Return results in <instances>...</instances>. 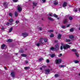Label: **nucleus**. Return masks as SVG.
<instances>
[{"mask_svg": "<svg viewBox=\"0 0 80 80\" xmlns=\"http://www.w3.org/2000/svg\"><path fill=\"white\" fill-rule=\"evenodd\" d=\"M62 62V59H61L58 58L56 59L55 60V62L56 64H59Z\"/></svg>", "mask_w": 80, "mask_h": 80, "instance_id": "f257e3e1", "label": "nucleus"}, {"mask_svg": "<svg viewBox=\"0 0 80 80\" xmlns=\"http://www.w3.org/2000/svg\"><path fill=\"white\" fill-rule=\"evenodd\" d=\"M40 41H39V43H38L36 44L37 46L38 47H39L40 46V45H42L43 44V42H42V41L43 40V38H40Z\"/></svg>", "mask_w": 80, "mask_h": 80, "instance_id": "f03ea898", "label": "nucleus"}, {"mask_svg": "<svg viewBox=\"0 0 80 80\" xmlns=\"http://www.w3.org/2000/svg\"><path fill=\"white\" fill-rule=\"evenodd\" d=\"M70 47V46L68 45V44H66L64 46H63V48L64 49H68Z\"/></svg>", "mask_w": 80, "mask_h": 80, "instance_id": "7ed1b4c3", "label": "nucleus"}, {"mask_svg": "<svg viewBox=\"0 0 80 80\" xmlns=\"http://www.w3.org/2000/svg\"><path fill=\"white\" fill-rule=\"evenodd\" d=\"M13 21V20L12 19H11L9 20L10 23L8 22L6 24V25H12L13 23L12 22Z\"/></svg>", "mask_w": 80, "mask_h": 80, "instance_id": "20e7f679", "label": "nucleus"}, {"mask_svg": "<svg viewBox=\"0 0 80 80\" xmlns=\"http://www.w3.org/2000/svg\"><path fill=\"white\" fill-rule=\"evenodd\" d=\"M18 12H21L22 10V8L20 6L18 5Z\"/></svg>", "mask_w": 80, "mask_h": 80, "instance_id": "39448f33", "label": "nucleus"}, {"mask_svg": "<svg viewBox=\"0 0 80 80\" xmlns=\"http://www.w3.org/2000/svg\"><path fill=\"white\" fill-rule=\"evenodd\" d=\"M22 35L23 37H27V36H28V33L27 32H25L22 33Z\"/></svg>", "mask_w": 80, "mask_h": 80, "instance_id": "423d86ee", "label": "nucleus"}, {"mask_svg": "<svg viewBox=\"0 0 80 80\" xmlns=\"http://www.w3.org/2000/svg\"><path fill=\"white\" fill-rule=\"evenodd\" d=\"M58 4V2L56 0V1H54V5H57Z\"/></svg>", "mask_w": 80, "mask_h": 80, "instance_id": "0eeeda50", "label": "nucleus"}, {"mask_svg": "<svg viewBox=\"0 0 80 80\" xmlns=\"http://www.w3.org/2000/svg\"><path fill=\"white\" fill-rule=\"evenodd\" d=\"M59 48V46L58 45H56L55 46V48H54L55 50H58V48Z\"/></svg>", "mask_w": 80, "mask_h": 80, "instance_id": "6e6552de", "label": "nucleus"}, {"mask_svg": "<svg viewBox=\"0 0 80 80\" xmlns=\"http://www.w3.org/2000/svg\"><path fill=\"white\" fill-rule=\"evenodd\" d=\"M50 69H48L45 70L46 74H48L50 72Z\"/></svg>", "mask_w": 80, "mask_h": 80, "instance_id": "1a4fd4ad", "label": "nucleus"}, {"mask_svg": "<svg viewBox=\"0 0 80 80\" xmlns=\"http://www.w3.org/2000/svg\"><path fill=\"white\" fill-rule=\"evenodd\" d=\"M67 2H65L62 5V6L63 7H67Z\"/></svg>", "mask_w": 80, "mask_h": 80, "instance_id": "9d476101", "label": "nucleus"}, {"mask_svg": "<svg viewBox=\"0 0 80 80\" xmlns=\"http://www.w3.org/2000/svg\"><path fill=\"white\" fill-rule=\"evenodd\" d=\"M11 75L12 77H15V73L14 72H12Z\"/></svg>", "mask_w": 80, "mask_h": 80, "instance_id": "9b49d317", "label": "nucleus"}, {"mask_svg": "<svg viewBox=\"0 0 80 80\" xmlns=\"http://www.w3.org/2000/svg\"><path fill=\"white\" fill-rule=\"evenodd\" d=\"M48 18L49 20H51V21H54V19H53L52 18L50 17H48Z\"/></svg>", "mask_w": 80, "mask_h": 80, "instance_id": "f8f14e48", "label": "nucleus"}, {"mask_svg": "<svg viewBox=\"0 0 80 80\" xmlns=\"http://www.w3.org/2000/svg\"><path fill=\"white\" fill-rule=\"evenodd\" d=\"M5 47V44H3L1 48L2 50H3Z\"/></svg>", "mask_w": 80, "mask_h": 80, "instance_id": "ddd939ff", "label": "nucleus"}, {"mask_svg": "<svg viewBox=\"0 0 80 80\" xmlns=\"http://www.w3.org/2000/svg\"><path fill=\"white\" fill-rule=\"evenodd\" d=\"M62 37V35L60 34H59L58 36V39H60L61 38V37Z\"/></svg>", "mask_w": 80, "mask_h": 80, "instance_id": "4468645a", "label": "nucleus"}, {"mask_svg": "<svg viewBox=\"0 0 80 80\" xmlns=\"http://www.w3.org/2000/svg\"><path fill=\"white\" fill-rule=\"evenodd\" d=\"M12 41H13V40L12 39H9L8 40L7 42H12Z\"/></svg>", "mask_w": 80, "mask_h": 80, "instance_id": "2eb2a0df", "label": "nucleus"}, {"mask_svg": "<svg viewBox=\"0 0 80 80\" xmlns=\"http://www.w3.org/2000/svg\"><path fill=\"white\" fill-rule=\"evenodd\" d=\"M12 30H13V28L12 27L9 30V32H11L12 31Z\"/></svg>", "mask_w": 80, "mask_h": 80, "instance_id": "dca6fc26", "label": "nucleus"}, {"mask_svg": "<svg viewBox=\"0 0 80 80\" xmlns=\"http://www.w3.org/2000/svg\"><path fill=\"white\" fill-rule=\"evenodd\" d=\"M37 3L35 2H33V5L34 6H35V7H36L37 6Z\"/></svg>", "mask_w": 80, "mask_h": 80, "instance_id": "f3484780", "label": "nucleus"}, {"mask_svg": "<svg viewBox=\"0 0 80 80\" xmlns=\"http://www.w3.org/2000/svg\"><path fill=\"white\" fill-rule=\"evenodd\" d=\"M75 54L77 57H79V54L78 53H75Z\"/></svg>", "mask_w": 80, "mask_h": 80, "instance_id": "a211bd4d", "label": "nucleus"}, {"mask_svg": "<svg viewBox=\"0 0 80 80\" xmlns=\"http://www.w3.org/2000/svg\"><path fill=\"white\" fill-rule=\"evenodd\" d=\"M51 55V57L52 58H53L54 57H55V54H52V55Z\"/></svg>", "mask_w": 80, "mask_h": 80, "instance_id": "6ab92c4d", "label": "nucleus"}, {"mask_svg": "<svg viewBox=\"0 0 80 80\" xmlns=\"http://www.w3.org/2000/svg\"><path fill=\"white\" fill-rule=\"evenodd\" d=\"M21 56H22V57H27V55L25 54H22Z\"/></svg>", "mask_w": 80, "mask_h": 80, "instance_id": "aec40b11", "label": "nucleus"}, {"mask_svg": "<svg viewBox=\"0 0 80 80\" xmlns=\"http://www.w3.org/2000/svg\"><path fill=\"white\" fill-rule=\"evenodd\" d=\"M53 17H55V18H57V17H58V16L55 14H54L53 15Z\"/></svg>", "mask_w": 80, "mask_h": 80, "instance_id": "412c9836", "label": "nucleus"}, {"mask_svg": "<svg viewBox=\"0 0 80 80\" xmlns=\"http://www.w3.org/2000/svg\"><path fill=\"white\" fill-rule=\"evenodd\" d=\"M12 15H13V14L12 13H11V12L9 13V15L10 16V17H12Z\"/></svg>", "mask_w": 80, "mask_h": 80, "instance_id": "4be33fe9", "label": "nucleus"}, {"mask_svg": "<svg viewBox=\"0 0 80 80\" xmlns=\"http://www.w3.org/2000/svg\"><path fill=\"white\" fill-rule=\"evenodd\" d=\"M69 38H74V36L72 35H71L69 36Z\"/></svg>", "mask_w": 80, "mask_h": 80, "instance_id": "5701e85b", "label": "nucleus"}, {"mask_svg": "<svg viewBox=\"0 0 80 80\" xmlns=\"http://www.w3.org/2000/svg\"><path fill=\"white\" fill-rule=\"evenodd\" d=\"M73 11L75 12H77V8H74L73 10Z\"/></svg>", "mask_w": 80, "mask_h": 80, "instance_id": "b1692460", "label": "nucleus"}, {"mask_svg": "<svg viewBox=\"0 0 80 80\" xmlns=\"http://www.w3.org/2000/svg\"><path fill=\"white\" fill-rule=\"evenodd\" d=\"M53 14H52V13H49V16H50V17H53Z\"/></svg>", "mask_w": 80, "mask_h": 80, "instance_id": "393cba45", "label": "nucleus"}, {"mask_svg": "<svg viewBox=\"0 0 80 80\" xmlns=\"http://www.w3.org/2000/svg\"><path fill=\"white\" fill-rule=\"evenodd\" d=\"M67 19H65L63 21V23H67Z\"/></svg>", "mask_w": 80, "mask_h": 80, "instance_id": "a878e982", "label": "nucleus"}, {"mask_svg": "<svg viewBox=\"0 0 80 80\" xmlns=\"http://www.w3.org/2000/svg\"><path fill=\"white\" fill-rule=\"evenodd\" d=\"M54 37V35H53V34L52 33H51L50 36V37Z\"/></svg>", "mask_w": 80, "mask_h": 80, "instance_id": "bb28decb", "label": "nucleus"}, {"mask_svg": "<svg viewBox=\"0 0 80 80\" xmlns=\"http://www.w3.org/2000/svg\"><path fill=\"white\" fill-rule=\"evenodd\" d=\"M44 42H47V41H48V40L47 38H44Z\"/></svg>", "mask_w": 80, "mask_h": 80, "instance_id": "cd10ccee", "label": "nucleus"}, {"mask_svg": "<svg viewBox=\"0 0 80 80\" xmlns=\"http://www.w3.org/2000/svg\"><path fill=\"white\" fill-rule=\"evenodd\" d=\"M59 66L60 67H61V68H62L65 67V66L64 65H62L61 66Z\"/></svg>", "mask_w": 80, "mask_h": 80, "instance_id": "c85d7f7f", "label": "nucleus"}, {"mask_svg": "<svg viewBox=\"0 0 80 80\" xmlns=\"http://www.w3.org/2000/svg\"><path fill=\"white\" fill-rule=\"evenodd\" d=\"M75 63H79V61H78L76 60L74 61Z\"/></svg>", "mask_w": 80, "mask_h": 80, "instance_id": "c756f323", "label": "nucleus"}, {"mask_svg": "<svg viewBox=\"0 0 80 80\" xmlns=\"http://www.w3.org/2000/svg\"><path fill=\"white\" fill-rule=\"evenodd\" d=\"M54 49H55V48H54L53 47H52L51 48V50L52 51H53L54 50Z\"/></svg>", "mask_w": 80, "mask_h": 80, "instance_id": "7c9ffc66", "label": "nucleus"}, {"mask_svg": "<svg viewBox=\"0 0 80 80\" xmlns=\"http://www.w3.org/2000/svg\"><path fill=\"white\" fill-rule=\"evenodd\" d=\"M72 51V52H77V50H76V49H72L71 50Z\"/></svg>", "mask_w": 80, "mask_h": 80, "instance_id": "2f4dec72", "label": "nucleus"}, {"mask_svg": "<svg viewBox=\"0 0 80 80\" xmlns=\"http://www.w3.org/2000/svg\"><path fill=\"white\" fill-rule=\"evenodd\" d=\"M15 16L16 17H17V16H18V13L17 12H15Z\"/></svg>", "mask_w": 80, "mask_h": 80, "instance_id": "473e14b6", "label": "nucleus"}, {"mask_svg": "<svg viewBox=\"0 0 80 80\" xmlns=\"http://www.w3.org/2000/svg\"><path fill=\"white\" fill-rule=\"evenodd\" d=\"M48 32H53V30H49V31H48Z\"/></svg>", "mask_w": 80, "mask_h": 80, "instance_id": "72a5a7b5", "label": "nucleus"}, {"mask_svg": "<svg viewBox=\"0 0 80 80\" xmlns=\"http://www.w3.org/2000/svg\"><path fill=\"white\" fill-rule=\"evenodd\" d=\"M43 60V58H41L39 59V62H41Z\"/></svg>", "mask_w": 80, "mask_h": 80, "instance_id": "f704fd0d", "label": "nucleus"}, {"mask_svg": "<svg viewBox=\"0 0 80 80\" xmlns=\"http://www.w3.org/2000/svg\"><path fill=\"white\" fill-rule=\"evenodd\" d=\"M69 19L70 20H72V19H73L72 17L71 16L69 17Z\"/></svg>", "mask_w": 80, "mask_h": 80, "instance_id": "c9c22d12", "label": "nucleus"}, {"mask_svg": "<svg viewBox=\"0 0 80 80\" xmlns=\"http://www.w3.org/2000/svg\"><path fill=\"white\" fill-rule=\"evenodd\" d=\"M13 2H17L18 0H12Z\"/></svg>", "mask_w": 80, "mask_h": 80, "instance_id": "e433bc0d", "label": "nucleus"}, {"mask_svg": "<svg viewBox=\"0 0 80 80\" xmlns=\"http://www.w3.org/2000/svg\"><path fill=\"white\" fill-rule=\"evenodd\" d=\"M66 42H70V40L68 39H67L66 40Z\"/></svg>", "mask_w": 80, "mask_h": 80, "instance_id": "4c0bfd02", "label": "nucleus"}, {"mask_svg": "<svg viewBox=\"0 0 80 80\" xmlns=\"http://www.w3.org/2000/svg\"><path fill=\"white\" fill-rule=\"evenodd\" d=\"M61 28H63V29H65V27L64 26H62Z\"/></svg>", "mask_w": 80, "mask_h": 80, "instance_id": "58836bf2", "label": "nucleus"}, {"mask_svg": "<svg viewBox=\"0 0 80 80\" xmlns=\"http://www.w3.org/2000/svg\"><path fill=\"white\" fill-rule=\"evenodd\" d=\"M62 54H60L58 55L59 57H62Z\"/></svg>", "mask_w": 80, "mask_h": 80, "instance_id": "ea45409f", "label": "nucleus"}, {"mask_svg": "<svg viewBox=\"0 0 80 80\" xmlns=\"http://www.w3.org/2000/svg\"><path fill=\"white\" fill-rule=\"evenodd\" d=\"M28 68H29L28 67H25L24 68V69H25V70H27Z\"/></svg>", "mask_w": 80, "mask_h": 80, "instance_id": "a19ab883", "label": "nucleus"}, {"mask_svg": "<svg viewBox=\"0 0 80 80\" xmlns=\"http://www.w3.org/2000/svg\"><path fill=\"white\" fill-rule=\"evenodd\" d=\"M55 77H58V74H55Z\"/></svg>", "mask_w": 80, "mask_h": 80, "instance_id": "79ce46f5", "label": "nucleus"}, {"mask_svg": "<svg viewBox=\"0 0 80 80\" xmlns=\"http://www.w3.org/2000/svg\"><path fill=\"white\" fill-rule=\"evenodd\" d=\"M70 32H73V29L72 28H71L70 29Z\"/></svg>", "mask_w": 80, "mask_h": 80, "instance_id": "37998d69", "label": "nucleus"}, {"mask_svg": "<svg viewBox=\"0 0 80 80\" xmlns=\"http://www.w3.org/2000/svg\"><path fill=\"white\" fill-rule=\"evenodd\" d=\"M60 49L61 50H63V46H61Z\"/></svg>", "mask_w": 80, "mask_h": 80, "instance_id": "c03bdc74", "label": "nucleus"}, {"mask_svg": "<svg viewBox=\"0 0 80 80\" xmlns=\"http://www.w3.org/2000/svg\"><path fill=\"white\" fill-rule=\"evenodd\" d=\"M40 0L41 1V0ZM42 0V1L43 3H45V1H46V0Z\"/></svg>", "mask_w": 80, "mask_h": 80, "instance_id": "a18cd8bd", "label": "nucleus"}, {"mask_svg": "<svg viewBox=\"0 0 80 80\" xmlns=\"http://www.w3.org/2000/svg\"><path fill=\"white\" fill-rule=\"evenodd\" d=\"M47 63H48V62H50V61H49V60H48V59H47V61H46Z\"/></svg>", "mask_w": 80, "mask_h": 80, "instance_id": "49530a36", "label": "nucleus"}, {"mask_svg": "<svg viewBox=\"0 0 80 80\" xmlns=\"http://www.w3.org/2000/svg\"><path fill=\"white\" fill-rule=\"evenodd\" d=\"M70 24L69 25H68L67 26V27H70Z\"/></svg>", "mask_w": 80, "mask_h": 80, "instance_id": "de8ad7c7", "label": "nucleus"}, {"mask_svg": "<svg viewBox=\"0 0 80 80\" xmlns=\"http://www.w3.org/2000/svg\"><path fill=\"white\" fill-rule=\"evenodd\" d=\"M25 63H28V61H26L25 62Z\"/></svg>", "mask_w": 80, "mask_h": 80, "instance_id": "09e8293b", "label": "nucleus"}, {"mask_svg": "<svg viewBox=\"0 0 80 80\" xmlns=\"http://www.w3.org/2000/svg\"><path fill=\"white\" fill-rule=\"evenodd\" d=\"M19 22V21H16V23H18V22Z\"/></svg>", "mask_w": 80, "mask_h": 80, "instance_id": "8fccbe9b", "label": "nucleus"}, {"mask_svg": "<svg viewBox=\"0 0 80 80\" xmlns=\"http://www.w3.org/2000/svg\"><path fill=\"white\" fill-rule=\"evenodd\" d=\"M39 29L40 30H42V29L41 28H39Z\"/></svg>", "mask_w": 80, "mask_h": 80, "instance_id": "3c124183", "label": "nucleus"}, {"mask_svg": "<svg viewBox=\"0 0 80 80\" xmlns=\"http://www.w3.org/2000/svg\"><path fill=\"white\" fill-rule=\"evenodd\" d=\"M4 5L5 6H6V3L5 2L4 3Z\"/></svg>", "mask_w": 80, "mask_h": 80, "instance_id": "603ef678", "label": "nucleus"}, {"mask_svg": "<svg viewBox=\"0 0 80 80\" xmlns=\"http://www.w3.org/2000/svg\"><path fill=\"white\" fill-rule=\"evenodd\" d=\"M55 43H57V42H58V41L57 40H56L55 41Z\"/></svg>", "mask_w": 80, "mask_h": 80, "instance_id": "864d4df0", "label": "nucleus"}, {"mask_svg": "<svg viewBox=\"0 0 80 80\" xmlns=\"http://www.w3.org/2000/svg\"><path fill=\"white\" fill-rule=\"evenodd\" d=\"M42 68H45L46 67L45 66H43L42 67Z\"/></svg>", "mask_w": 80, "mask_h": 80, "instance_id": "5fc2aeb1", "label": "nucleus"}, {"mask_svg": "<svg viewBox=\"0 0 80 80\" xmlns=\"http://www.w3.org/2000/svg\"><path fill=\"white\" fill-rule=\"evenodd\" d=\"M4 68L5 69V70L7 69V68H6V67H4Z\"/></svg>", "mask_w": 80, "mask_h": 80, "instance_id": "6e6d98bb", "label": "nucleus"}, {"mask_svg": "<svg viewBox=\"0 0 80 80\" xmlns=\"http://www.w3.org/2000/svg\"><path fill=\"white\" fill-rule=\"evenodd\" d=\"M40 70H42V68H40Z\"/></svg>", "mask_w": 80, "mask_h": 80, "instance_id": "4d7b16f0", "label": "nucleus"}, {"mask_svg": "<svg viewBox=\"0 0 80 80\" xmlns=\"http://www.w3.org/2000/svg\"><path fill=\"white\" fill-rule=\"evenodd\" d=\"M57 19H58V20H59V19H60V18H57Z\"/></svg>", "mask_w": 80, "mask_h": 80, "instance_id": "13d9d810", "label": "nucleus"}, {"mask_svg": "<svg viewBox=\"0 0 80 80\" xmlns=\"http://www.w3.org/2000/svg\"><path fill=\"white\" fill-rule=\"evenodd\" d=\"M61 45H63V43H61Z\"/></svg>", "mask_w": 80, "mask_h": 80, "instance_id": "bf43d9fd", "label": "nucleus"}, {"mask_svg": "<svg viewBox=\"0 0 80 80\" xmlns=\"http://www.w3.org/2000/svg\"><path fill=\"white\" fill-rule=\"evenodd\" d=\"M78 29L80 30V28H79Z\"/></svg>", "mask_w": 80, "mask_h": 80, "instance_id": "052dcab7", "label": "nucleus"}, {"mask_svg": "<svg viewBox=\"0 0 80 80\" xmlns=\"http://www.w3.org/2000/svg\"><path fill=\"white\" fill-rule=\"evenodd\" d=\"M71 43H69V44H71Z\"/></svg>", "mask_w": 80, "mask_h": 80, "instance_id": "680f3d73", "label": "nucleus"}, {"mask_svg": "<svg viewBox=\"0 0 80 80\" xmlns=\"http://www.w3.org/2000/svg\"><path fill=\"white\" fill-rule=\"evenodd\" d=\"M18 54V53H16V55H17V54Z\"/></svg>", "mask_w": 80, "mask_h": 80, "instance_id": "e2e57ef3", "label": "nucleus"}, {"mask_svg": "<svg viewBox=\"0 0 80 80\" xmlns=\"http://www.w3.org/2000/svg\"><path fill=\"white\" fill-rule=\"evenodd\" d=\"M79 75L80 76V73L79 74Z\"/></svg>", "mask_w": 80, "mask_h": 80, "instance_id": "0e129e2a", "label": "nucleus"}, {"mask_svg": "<svg viewBox=\"0 0 80 80\" xmlns=\"http://www.w3.org/2000/svg\"><path fill=\"white\" fill-rule=\"evenodd\" d=\"M33 8H34V7H33Z\"/></svg>", "mask_w": 80, "mask_h": 80, "instance_id": "69168bd1", "label": "nucleus"}, {"mask_svg": "<svg viewBox=\"0 0 80 80\" xmlns=\"http://www.w3.org/2000/svg\"><path fill=\"white\" fill-rule=\"evenodd\" d=\"M70 7H72V6H70Z\"/></svg>", "mask_w": 80, "mask_h": 80, "instance_id": "338daca9", "label": "nucleus"}]
</instances>
